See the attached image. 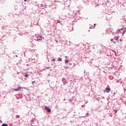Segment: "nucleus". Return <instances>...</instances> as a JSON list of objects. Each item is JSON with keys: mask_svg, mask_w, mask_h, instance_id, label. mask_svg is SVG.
<instances>
[{"mask_svg": "<svg viewBox=\"0 0 126 126\" xmlns=\"http://www.w3.org/2000/svg\"><path fill=\"white\" fill-rule=\"evenodd\" d=\"M85 105H82V107L83 108V107H84Z\"/></svg>", "mask_w": 126, "mask_h": 126, "instance_id": "nucleus-28", "label": "nucleus"}, {"mask_svg": "<svg viewBox=\"0 0 126 126\" xmlns=\"http://www.w3.org/2000/svg\"><path fill=\"white\" fill-rule=\"evenodd\" d=\"M86 115H88V113H87Z\"/></svg>", "mask_w": 126, "mask_h": 126, "instance_id": "nucleus-37", "label": "nucleus"}, {"mask_svg": "<svg viewBox=\"0 0 126 126\" xmlns=\"http://www.w3.org/2000/svg\"><path fill=\"white\" fill-rule=\"evenodd\" d=\"M126 32V28H122L119 30H117L116 33L117 34L121 33L122 35H124V34H125Z\"/></svg>", "mask_w": 126, "mask_h": 126, "instance_id": "nucleus-2", "label": "nucleus"}, {"mask_svg": "<svg viewBox=\"0 0 126 126\" xmlns=\"http://www.w3.org/2000/svg\"><path fill=\"white\" fill-rule=\"evenodd\" d=\"M52 62H56V59H52Z\"/></svg>", "mask_w": 126, "mask_h": 126, "instance_id": "nucleus-19", "label": "nucleus"}, {"mask_svg": "<svg viewBox=\"0 0 126 126\" xmlns=\"http://www.w3.org/2000/svg\"><path fill=\"white\" fill-rule=\"evenodd\" d=\"M84 72H85V70L84 71Z\"/></svg>", "mask_w": 126, "mask_h": 126, "instance_id": "nucleus-42", "label": "nucleus"}, {"mask_svg": "<svg viewBox=\"0 0 126 126\" xmlns=\"http://www.w3.org/2000/svg\"><path fill=\"white\" fill-rule=\"evenodd\" d=\"M113 40H114V39H113V38H112V39H110L111 42H113V43H114V44H116V41L114 42V41H113Z\"/></svg>", "mask_w": 126, "mask_h": 126, "instance_id": "nucleus-9", "label": "nucleus"}, {"mask_svg": "<svg viewBox=\"0 0 126 126\" xmlns=\"http://www.w3.org/2000/svg\"><path fill=\"white\" fill-rule=\"evenodd\" d=\"M95 67H100V65L98 64V65H95Z\"/></svg>", "mask_w": 126, "mask_h": 126, "instance_id": "nucleus-12", "label": "nucleus"}, {"mask_svg": "<svg viewBox=\"0 0 126 126\" xmlns=\"http://www.w3.org/2000/svg\"><path fill=\"white\" fill-rule=\"evenodd\" d=\"M1 126H8V125H7V124L4 123V124H2Z\"/></svg>", "mask_w": 126, "mask_h": 126, "instance_id": "nucleus-7", "label": "nucleus"}, {"mask_svg": "<svg viewBox=\"0 0 126 126\" xmlns=\"http://www.w3.org/2000/svg\"><path fill=\"white\" fill-rule=\"evenodd\" d=\"M120 42H122L123 41V39H120Z\"/></svg>", "mask_w": 126, "mask_h": 126, "instance_id": "nucleus-24", "label": "nucleus"}, {"mask_svg": "<svg viewBox=\"0 0 126 126\" xmlns=\"http://www.w3.org/2000/svg\"><path fill=\"white\" fill-rule=\"evenodd\" d=\"M0 20H1V19H0Z\"/></svg>", "mask_w": 126, "mask_h": 126, "instance_id": "nucleus-36", "label": "nucleus"}, {"mask_svg": "<svg viewBox=\"0 0 126 126\" xmlns=\"http://www.w3.org/2000/svg\"><path fill=\"white\" fill-rule=\"evenodd\" d=\"M25 76L26 77H28V76H29V75L28 74H26L25 75Z\"/></svg>", "mask_w": 126, "mask_h": 126, "instance_id": "nucleus-14", "label": "nucleus"}, {"mask_svg": "<svg viewBox=\"0 0 126 126\" xmlns=\"http://www.w3.org/2000/svg\"><path fill=\"white\" fill-rule=\"evenodd\" d=\"M120 80H118L117 81H116V83H120Z\"/></svg>", "mask_w": 126, "mask_h": 126, "instance_id": "nucleus-20", "label": "nucleus"}, {"mask_svg": "<svg viewBox=\"0 0 126 126\" xmlns=\"http://www.w3.org/2000/svg\"><path fill=\"white\" fill-rule=\"evenodd\" d=\"M62 81L63 82V85H65V84L67 83V82H66V80L64 78H62Z\"/></svg>", "mask_w": 126, "mask_h": 126, "instance_id": "nucleus-4", "label": "nucleus"}, {"mask_svg": "<svg viewBox=\"0 0 126 126\" xmlns=\"http://www.w3.org/2000/svg\"><path fill=\"white\" fill-rule=\"evenodd\" d=\"M114 92L111 91V94H114Z\"/></svg>", "mask_w": 126, "mask_h": 126, "instance_id": "nucleus-22", "label": "nucleus"}, {"mask_svg": "<svg viewBox=\"0 0 126 126\" xmlns=\"http://www.w3.org/2000/svg\"><path fill=\"white\" fill-rule=\"evenodd\" d=\"M69 101H70V102H72V100L71 99H69Z\"/></svg>", "mask_w": 126, "mask_h": 126, "instance_id": "nucleus-23", "label": "nucleus"}, {"mask_svg": "<svg viewBox=\"0 0 126 126\" xmlns=\"http://www.w3.org/2000/svg\"><path fill=\"white\" fill-rule=\"evenodd\" d=\"M69 65H71V63H69Z\"/></svg>", "mask_w": 126, "mask_h": 126, "instance_id": "nucleus-27", "label": "nucleus"}, {"mask_svg": "<svg viewBox=\"0 0 126 126\" xmlns=\"http://www.w3.org/2000/svg\"><path fill=\"white\" fill-rule=\"evenodd\" d=\"M33 122H34V121H33V120H32V121H31V126H33L32 125V124H33Z\"/></svg>", "mask_w": 126, "mask_h": 126, "instance_id": "nucleus-15", "label": "nucleus"}, {"mask_svg": "<svg viewBox=\"0 0 126 126\" xmlns=\"http://www.w3.org/2000/svg\"><path fill=\"white\" fill-rule=\"evenodd\" d=\"M108 88H106L103 91L104 93H109L111 91V89L109 88V86H107Z\"/></svg>", "mask_w": 126, "mask_h": 126, "instance_id": "nucleus-3", "label": "nucleus"}, {"mask_svg": "<svg viewBox=\"0 0 126 126\" xmlns=\"http://www.w3.org/2000/svg\"><path fill=\"white\" fill-rule=\"evenodd\" d=\"M103 72H104V73H106V72H105V71H103Z\"/></svg>", "mask_w": 126, "mask_h": 126, "instance_id": "nucleus-30", "label": "nucleus"}, {"mask_svg": "<svg viewBox=\"0 0 126 126\" xmlns=\"http://www.w3.org/2000/svg\"><path fill=\"white\" fill-rule=\"evenodd\" d=\"M112 77V79H111V80H113L114 79V77Z\"/></svg>", "mask_w": 126, "mask_h": 126, "instance_id": "nucleus-31", "label": "nucleus"}, {"mask_svg": "<svg viewBox=\"0 0 126 126\" xmlns=\"http://www.w3.org/2000/svg\"><path fill=\"white\" fill-rule=\"evenodd\" d=\"M47 69H49V68H50V67H47Z\"/></svg>", "mask_w": 126, "mask_h": 126, "instance_id": "nucleus-26", "label": "nucleus"}, {"mask_svg": "<svg viewBox=\"0 0 126 126\" xmlns=\"http://www.w3.org/2000/svg\"><path fill=\"white\" fill-rule=\"evenodd\" d=\"M120 83V84H122V83H123V82H122V81H120V82H119Z\"/></svg>", "mask_w": 126, "mask_h": 126, "instance_id": "nucleus-25", "label": "nucleus"}, {"mask_svg": "<svg viewBox=\"0 0 126 126\" xmlns=\"http://www.w3.org/2000/svg\"><path fill=\"white\" fill-rule=\"evenodd\" d=\"M113 111L115 112V114H117L118 110H117V109H114L113 108Z\"/></svg>", "mask_w": 126, "mask_h": 126, "instance_id": "nucleus-11", "label": "nucleus"}, {"mask_svg": "<svg viewBox=\"0 0 126 126\" xmlns=\"http://www.w3.org/2000/svg\"><path fill=\"white\" fill-rule=\"evenodd\" d=\"M25 79H26H26H26V78H25Z\"/></svg>", "mask_w": 126, "mask_h": 126, "instance_id": "nucleus-38", "label": "nucleus"}, {"mask_svg": "<svg viewBox=\"0 0 126 126\" xmlns=\"http://www.w3.org/2000/svg\"><path fill=\"white\" fill-rule=\"evenodd\" d=\"M99 70H100V68H99Z\"/></svg>", "mask_w": 126, "mask_h": 126, "instance_id": "nucleus-40", "label": "nucleus"}, {"mask_svg": "<svg viewBox=\"0 0 126 126\" xmlns=\"http://www.w3.org/2000/svg\"><path fill=\"white\" fill-rule=\"evenodd\" d=\"M19 118H20V115H16V119H19Z\"/></svg>", "mask_w": 126, "mask_h": 126, "instance_id": "nucleus-8", "label": "nucleus"}, {"mask_svg": "<svg viewBox=\"0 0 126 126\" xmlns=\"http://www.w3.org/2000/svg\"><path fill=\"white\" fill-rule=\"evenodd\" d=\"M86 104H87V102H86Z\"/></svg>", "mask_w": 126, "mask_h": 126, "instance_id": "nucleus-39", "label": "nucleus"}, {"mask_svg": "<svg viewBox=\"0 0 126 126\" xmlns=\"http://www.w3.org/2000/svg\"><path fill=\"white\" fill-rule=\"evenodd\" d=\"M106 20H109V19L106 18Z\"/></svg>", "mask_w": 126, "mask_h": 126, "instance_id": "nucleus-29", "label": "nucleus"}, {"mask_svg": "<svg viewBox=\"0 0 126 126\" xmlns=\"http://www.w3.org/2000/svg\"><path fill=\"white\" fill-rule=\"evenodd\" d=\"M119 38H120V36H118L117 37L115 36L114 39L116 40V41H119Z\"/></svg>", "mask_w": 126, "mask_h": 126, "instance_id": "nucleus-6", "label": "nucleus"}, {"mask_svg": "<svg viewBox=\"0 0 126 126\" xmlns=\"http://www.w3.org/2000/svg\"><path fill=\"white\" fill-rule=\"evenodd\" d=\"M44 109L47 111L48 113H50V112H51V109L49 108V107H48L47 106H45L44 107Z\"/></svg>", "mask_w": 126, "mask_h": 126, "instance_id": "nucleus-5", "label": "nucleus"}, {"mask_svg": "<svg viewBox=\"0 0 126 126\" xmlns=\"http://www.w3.org/2000/svg\"><path fill=\"white\" fill-rule=\"evenodd\" d=\"M58 62H61V61H62V58H58Z\"/></svg>", "mask_w": 126, "mask_h": 126, "instance_id": "nucleus-10", "label": "nucleus"}, {"mask_svg": "<svg viewBox=\"0 0 126 126\" xmlns=\"http://www.w3.org/2000/svg\"><path fill=\"white\" fill-rule=\"evenodd\" d=\"M102 98H104V96H103Z\"/></svg>", "mask_w": 126, "mask_h": 126, "instance_id": "nucleus-41", "label": "nucleus"}, {"mask_svg": "<svg viewBox=\"0 0 126 126\" xmlns=\"http://www.w3.org/2000/svg\"><path fill=\"white\" fill-rule=\"evenodd\" d=\"M50 75H51V74H48V76H50Z\"/></svg>", "mask_w": 126, "mask_h": 126, "instance_id": "nucleus-32", "label": "nucleus"}, {"mask_svg": "<svg viewBox=\"0 0 126 126\" xmlns=\"http://www.w3.org/2000/svg\"><path fill=\"white\" fill-rule=\"evenodd\" d=\"M44 38L41 35L35 34V38L34 39L35 41H37V42H41Z\"/></svg>", "mask_w": 126, "mask_h": 126, "instance_id": "nucleus-1", "label": "nucleus"}, {"mask_svg": "<svg viewBox=\"0 0 126 126\" xmlns=\"http://www.w3.org/2000/svg\"><path fill=\"white\" fill-rule=\"evenodd\" d=\"M19 89H14V91H19Z\"/></svg>", "mask_w": 126, "mask_h": 126, "instance_id": "nucleus-18", "label": "nucleus"}, {"mask_svg": "<svg viewBox=\"0 0 126 126\" xmlns=\"http://www.w3.org/2000/svg\"><path fill=\"white\" fill-rule=\"evenodd\" d=\"M66 68H68V67H66Z\"/></svg>", "mask_w": 126, "mask_h": 126, "instance_id": "nucleus-34", "label": "nucleus"}, {"mask_svg": "<svg viewBox=\"0 0 126 126\" xmlns=\"http://www.w3.org/2000/svg\"><path fill=\"white\" fill-rule=\"evenodd\" d=\"M96 26V24H94V27L92 26L93 28H95V27Z\"/></svg>", "mask_w": 126, "mask_h": 126, "instance_id": "nucleus-17", "label": "nucleus"}, {"mask_svg": "<svg viewBox=\"0 0 126 126\" xmlns=\"http://www.w3.org/2000/svg\"><path fill=\"white\" fill-rule=\"evenodd\" d=\"M68 62H69L68 60H65V63H68Z\"/></svg>", "mask_w": 126, "mask_h": 126, "instance_id": "nucleus-13", "label": "nucleus"}, {"mask_svg": "<svg viewBox=\"0 0 126 126\" xmlns=\"http://www.w3.org/2000/svg\"><path fill=\"white\" fill-rule=\"evenodd\" d=\"M90 29H92V28H91V27H90Z\"/></svg>", "mask_w": 126, "mask_h": 126, "instance_id": "nucleus-33", "label": "nucleus"}, {"mask_svg": "<svg viewBox=\"0 0 126 126\" xmlns=\"http://www.w3.org/2000/svg\"><path fill=\"white\" fill-rule=\"evenodd\" d=\"M35 82H36L35 81H32V84L33 85H34V83H35Z\"/></svg>", "mask_w": 126, "mask_h": 126, "instance_id": "nucleus-21", "label": "nucleus"}, {"mask_svg": "<svg viewBox=\"0 0 126 126\" xmlns=\"http://www.w3.org/2000/svg\"><path fill=\"white\" fill-rule=\"evenodd\" d=\"M115 95H116V93H113V95H112V97H115Z\"/></svg>", "mask_w": 126, "mask_h": 126, "instance_id": "nucleus-16", "label": "nucleus"}, {"mask_svg": "<svg viewBox=\"0 0 126 126\" xmlns=\"http://www.w3.org/2000/svg\"><path fill=\"white\" fill-rule=\"evenodd\" d=\"M27 0H24V1H26Z\"/></svg>", "mask_w": 126, "mask_h": 126, "instance_id": "nucleus-35", "label": "nucleus"}]
</instances>
